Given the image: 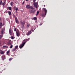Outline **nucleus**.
I'll return each mask as SVG.
<instances>
[{"mask_svg":"<svg viewBox=\"0 0 75 75\" xmlns=\"http://www.w3.org/2000/svg\"><path fill=\"white\" fill-rule=\"evenodd\" d=\"M30 40V38H29L28 39H26L24 40L23 41V43L21 44L19 46V48L21 49L23 47H24V45L25 44L26 42L27 41H29V40Z\"/></svg>","mask_w":75,"mask_h":75,"instance_id":"nucleus-1","label":"nucleus"},{"mask_svg":"<svg viewBox=\"0 0 75 75\" xmlns=\"http://www.w3.org/2000/svg\"><path fill=\"white\" fill-rule=\"evenodd\" d=\"M28 11L30 13L34 14L35 12V8L32 6L31 8Z\"/></svg>","mask_w":75,"mask_h":75,"instance_id":"nucleus-2","label":"nucleus"},{"mask_svg":"<svg viewBox=\"0 0 75 75\" xmlns=\"http://www.w3.org/2000/svg\"><path fill=\"white\" fill-rule=\"evenodd\" d=\"M43 10L45 12V13H43L42 15V16L43 17H44L45 16V15H46V14H47V10L45 8H42Z\"/></svg>","mask_w":75,"mask_h":75,"instance_id":"nucleus-3","label":"nucleus"},{"mask_svg":"<svg viewBox=\"0 0 75 75\" xmlns=\"http://www.w3.org/2000/svg\"><path fill=\"white\" fill-rule=\"evenodd\" d=\"M9 32L10 35H14V34L13 33V30H11L10 29H9Z\"/></svg>","mask_w":75,"mask_h":75,"instance_id":"nucleus-4","label":"nucleus"},{"mask_svg":"<svg viewBox=\"0 0 75 75\" xmlns=\"http://www.w3.org/2000/svg\"><path fill=\"white\" fill-rule=\"evenodd\" d=\"M16 35L17 37H19L20 36V32L17 29L16 31Z\"/></svg>","mask_w":75,"mask_h":75,"instance_id":"nucleus-5","label":"nucleus"},{"mask_svg":"<svg viewBox=\"0 0 75 75\" xmlns=\"http://www.w3.org/2000/svg\"><path fill=\"white\" fill-rule=\"evenodd\" d=\"M32 7L33 6H30L29 5H27L26 6V7L27 9H30V8L31 9Z\"/></svg>","mask_w":75,"mask_h":75,"instance_id":"nucleus-6","label":"nucleus"},{"mask_svg":"<svg viewBox=\"0 0 75 75\" xmlns=\"http://www.w3.org/2000/svg\"><path fill=\"white\" fill-rule=\"evenodd\" d=\"M18 45H16L15 46V48H13V49L12 50V52H14V51H15L16 50H17V48H18Z\"/></svg>","mask_w":75,"mask_h":75,"instance_id":"nucleus-7","label":"nucleus"},{"mask_svg":"<svg viewBox=\"0 0 75 75\" xmlns=\"http://www.w3.org/2000/svg\"><path fill=\"white\" fill-rule=\"evenodd\" d=\"M32 31V29H30L29 31L26 34L27 35H29L32 33V32H31V31Z\"/></svg>","mask_w":75,"mask_h":75,"instance_id":"nucleus-8","label":"nucleus"},{"mask_svg":"<svg viewBox=\"0 0 75 75\" xmlns=\"http://www.w3.org/2000/svg\"><path fill=\"white\" fill-rule=\"evenodd\" d=\"M33 5H34V6L35 7V8H37V5H38V4H37V3H35V2L33 4Z\"/></svg>","mask_w":75,"mask_h":75,"instance_id":"nucleus-9","label":"nucleus"},{"mask_svg":"<svg viewBox=\"0 0 75 75\" xmlns=\"http://www.w3.org/2000/svg\"><path fill=\"white\" fill-rule=\"evenodd\" d=\"M15 21L16 23H17V24H18V23H19V22H18V19H17V18H15Z\"/></svg>","mask_w":75,"mask_h":75,"instance_id":"nucleus-10","label":"nucleus"},{"mask_svg":"<svg viewBox=\"0 0 75 75\" xmlns=\"http://www.w3.org/2000/svg\"><path fill=\"white\" fill-rule=\"evenodd\" d=\"M21 24H22V25H23L22 26V28H24V24L25 23H23V21H22L21 22Z\"/></svg>","mask_w":75,"mask_h":75,"instance_id":"nucleus-11","label":"nucleus"},{"mask_svg":"<svg viewBox=\"0 0 75 75\" xmlns=\"http://www.w3.org/2000/svg\"><path fill=\"white\" fill-rule=\"evenodd\" d=\"M2 59L3 60H4V59H6V57H5V56H4V55L2 57Z\"/></svg>","mask_w":75,"mask_h":75,"instance_id":"nucleus-12","label":"nucleus"},{"mask_svg":"<svg viewBox=\"0 0 75 75\" xmlns=\"http://www.w3.org/2000/svg\"><path fill=\"white\" fill-rule=\"evenodd\" d=\"M9 53H10V51L9 50L8 51L6 52L7 55L9 56V55H10V54H9Z\"/></svg>","mask_w":75,"mask_h":75,"instance_id":"nucleus-13","label":"nucleus"},{"mask_svg":"<svg viewBox=\"0 0 75 75\" xmlns=\"http://www.w3.org/2000/svg\"><path fill=\"white\" fill-rule=\"evenodd\" d=\"M2 25H3V24H2V23L0 22V28H1L2 27Z\"/></svg>","mask_w":75,"mask_h":75,"instance_id":"nucleus-14","label":"nucleus"},{"mask_svg":"<svg viewBox=\"0 0 75 75\" xmlns=\"http://www.w3.org/2000/svg\"><path fill=\"white\" fill-rule=\"evenodd\" d=\"M3 48H8V47L6 46H3Z\"/></svg>","mask_w":75,"mask_h":75,"instance_id":"nucleus-15","label":"nucleus"},{"mask_svg":"<svg viewBox=\"0 0 75 75\" xmlns=\"http://www.w3.org/2000/svg\"><path fill=\"white\" fill-rule=\"evenodd\" d=\"M8 14L9 16H10V15H11V11H8Z\"/></svg>","mask_w":75,"mask_h":75,"instance_id":"nucleus-16","label":"nucleus"},{"mask_svg":"<svg viewBox=\"0 0 75 75\" xmlns=\"http://www.w3.org/2000/svg\"><path fill=\"white\" fill-rule=\"evenodd\" d=\"M0 54H2V55H3V54H4V52L3 51H1L0 52Z\"/></svg>","mask_w":75,"mask_h":75,"instance_id":"nucleus-17","label":"nucleus"},{"mask_svg":"<svg viewBox=\"0 0 75 75\" xmlns=\"http://www.w3.org/2000/svg\"><path fill=\"white\" fill-rule=\"evenodd\" d=\"M14 9H15V10L16 11H17L18 10V8H16V6L14 8Z\"/></svg>","mask_w":75,"mask_h":75,"instance_id":"nucleus-18","label":"nucleus"},{"mask_svg":"<svg viewBox=\"0 0 75 75\" xmlns=\"http://www.w3.org/2000/svg\"><path fill=\"white\" fill-rule=\"evenodd\" d=\"M1 34H2V35L3 36V29L1 31Z\"/></svg>","mask_w":75,"mask_h":75,"instance_id":"nucleus-19","label":"nucleus"},{"mask_svg":"<svg viewBox=\"0 0 75 75\" xmlns=\"http://www.w3.org/2000/svg\"><path fill=\"white\" fill-rule=\"evenodd\" d=\"M13 17H14L15 19L17 18V17H16V15H14V14H13Z\"/></svg>","mask_w":75,"mask_h":75,"instance_id":"nucleus-20","label":"nucleus"},{"mask_svg":"<svg viewBox=\"0 0 75 75\" xmlns=\"http://www.w3.org/2000/svg\"><path fill=\"white\" fill-rule=\"evenodd\" d=\"M3 36L2 35H0V40L1 39V38H2Z\"/></svg>","mask_w":75,"mask_h":75,"instance_id":"nucleus-21","label":"nucleus"},{"mask_svg":"<svg viewBox=\"0 0 75 75\" xmlns=\"http://www.w3.org/2000/svg\"><path fill=\"white\" fill-rule=\"evenodd\" d=\"M13 4H14V3L13 2H11V6H13Z\"/></svg>","mask_w":75,"mask_h":75,"instance_id":"nucleus-22","label":"nucleus"},{"mask_svg":"<svg viewBox=\"0 0 75 75\" xmlns=\"http://www.w3.org/2000/svg\"><path fill=\"white\" fill-rule=\"evenodd\" d=\"M8 8L9 10H11V7H8Z\"/></svg>","mask_w":75,"mask_h":75,"instance_id":"nucleus-23","label":"nucleus"},{"mask_svg":"<svg viewBox=\"0 0 75 75\" xmlns=\"http://www.w3.org/2000/svg\"><path fill=\"white\" fill-rule=\"evenodd\" d=\"M33 20H37V18H36V17H34L33 18Z\"/></svg>","mask_w":75,"mask_h":75,"instance_id":"nucleus-24","label":"nucleus"},{"mask_svg":"<svg viewBox=\"0 0 75 75\" xmlns=\"http://www.w3.org/2000/svg\"><path fill=\"white\" fill-rule=\"evenodd\" d=\"M38 14H39V11H37V14H36V16H37Z\"/></svg>","mask_w":75,"mask_h":75,"instance_id":"nucleus-25","label":"nucleus"},{"mask_svg":"<svg viewBox=\"0 0 75 75\" xmlns=\"http://www.w3.org/2000/svg\"><path fill=\"white\" fill-rule=\"evenodd\" d=\"M14 31L15 32H16V31H17V29H16V28H14Z\"/></svg>","mask_w":75,"mask_h":75,"instance_id":"nucleus-26","label":"nucleus"},{"mask_svg":"<svg viewBox=\"0 0 75 75\" xmlns=\"http://www.w3.org/2000/svg\"><path fill=\"white\" fill-rule=\"evenodd\" d=\"M4 3H5V2H4L3 3H2V6H4Z\"/></svg>","mask_w":75,"mask_h":75,"instance_id":"nucleus-27","label":"nucleus"},{"mask_svg":"<svg viewBox=\"0 0 75 75\" xmlns=\"http://www.w3.org/2000/svg\"><path fill=\"white\" fill-rule=\"evenodd\" d=\"M8 44H11V43H10V41L8 42Z\"/></svg>","mask_w":75,"mask_h":75,"instance_id":"nucleus-28","label":"nucleus"},{"mask_svg":"<svg viewBox=\"0 0 75 75\" xmlns=\"http://www.w3.org/2000/svg\"><path fill=\"white\" fill-rule=\"evenodd\" d=\"M13 47V45H11L10 47V48H12Z\"/></svg>","mask_w":75,"mask_h":75,"instance_id":"nucleus-29","label":"nucleus"},{"mask_svg":"<svg viewBox=\"0 0 75 75\" xmlns=\"http://www.w3.org/2000/svg\"><path fill=\"white\" fill-rule=\"evenodd\" d=\"M11 60H12V58H10L9 59V61H11Z\"/></svg>","mask_w":75,"mask_h":75,"instance_id":"nucleus-30","label":"nucleus"},{"mask_svg":"<svg viewBox=\"0 0 75 75\" xmlns=\"http://www.w3.org/2000/svg\"><path fill=\"white\" fill-rule=\"evenodd\" d=\"M1 3H2V1L1 0L0 1V5H1Z\"/></svg>","mask_w":75,"mask_h":75,"instance_id":"nucleus-31","label":"nucleus"},{"mask_svg":"<svg viewBox=\"0 0 75 75\" xmlns=\"http://www.w3.org/2000/svg\"><path fill=\"white\" fill-rule=\"evenodd\" d=\"M11 39H12V40L13 39H14V37L13 36H11Z\"/></svg>","mask_w":75,"mask_h":75,"instance_id":"nucleus-32","label":"nucleus"},{"mask_svg":"<svg viewBox=\"0 0 75 75\" xmlns=\"http://www.w3.org/2000/svg\"><path fill=\"white\" fill-rule=\"evenodd\" d=\"M42 23H40V25H42Z\"/></svg>","mask_w":75,"mask_h":75,"instance_id":"nucleus-33","label":"nucleus"},{"mask_svg":"<svg viewBox=\"0 0 75 75\" xmlns=\"http://www.w3.org/2000/svg\"><path fill=\"white\" fill-rule=\"evenodd\" d=\"M36 1V0H33V2H35Z\"/></svg>","mask_w":75,"mask_h":75,"instance_id":"nucleus-34","label":"nucleus"},{"mask_svg":"<svg viewBox=\"0 0 75 75\" xmlns=\"http://www.w3.org/2000/svg\"><path fill=\"white\" fill-rule=\"evenodd\" d=\"M15 12H16V13H17V11H16Z\"/></svg>","mask_w":75,"mask_h":75,"instance_id":"nucleus-35","label":"nucleus"},{"mask_svg":"<svg viewBox=\"0 0 75 75\" xmlns=\"http://www.w3.org/2000/svg\"><path fill=\"white\" fill-rule=\"evenodd\" d=\"M32 29V31H32V32H34V30H32V29Z\"/></svg>","mask_w":75,"mask_h":75,"instance_id":"nucleus-36","label":"nucleus"},{"mask_svg":"<svg viewBox=\"0 0 75 75\" xmlns=\"http://www.w3.org/2000/svg\"><path fill=\"white\" fill-rule=\"evenodd\" d=\"M43 6H44V7H45V5H44Z\"/></svg>","mask_w":75,"mask_h":75,"instance_id":"nucleus-37","label":"nucleus"},{"mask_svg":"<svg viewBox=\"0 0 75 75\" xmlns=\"http://www.w3.org/2000/svg\"><path fill=\"white\" fill-rule=\"evenodd\" d=\"M24 2H23L22 3V4H24Z\"/></svg>","mask_w":75,"mask_h":75,"instance_id":"nucleus-38","label":"nucleus"},{"mask_svg":"<svg viewBox=\"0 0 75 75\" xmlns=\"http://www.w3.org/2000/svg\"><path fill=\"white\" fill-rule=\"evenodd\" d=\"M28 0H26V1H28Z\"/></svg>","mask_w":75,"mask_h":75,"instance_id":"nucleus-39","label":"nucleus"},{"mask_svg":"<svg viewBox=\"0 0 75 75\" xmlns=\"http://www.w3.org/2000/svg\"><path fill=\"white\" fill-rule=\"evenodd\" d=\"M0 20H1V18H0Z\"/></svg>","mask_w":75,"mask_h":75,"instance_id":"nucleus-40","label":"nucleus"}]
</instances>
